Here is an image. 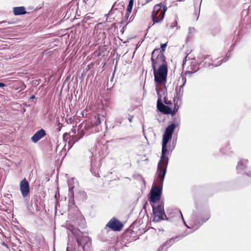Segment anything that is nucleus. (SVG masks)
I'll return each instance as SVG.
<instances>
[{
	"label": "nucleus",
	"instance_id": "obj_1",
	"mask_svg": "<svg viewBox=\"0 0 251 251\" xmlns=\"http://www.w3.org/2000/svg\"><path fill=\"white\" fill-rule=\"evenodd\" d=\"M176 126V124L172 123L166 128L163 135L161 155L158 163L156 172L158 177L161 178V183L164 182L169 162V158L166 156V154L170 150V145H168V144L172 138L173 134Z\"/></svg>",
	"mask_w": 251,
	"mask_h": 251
},
{
	"label": "nucleus",
	"instance_id": "obj_2",
	"mask_svg": "<svg viewBox=\"0 0 251 251\" xmlns=\"http://www.w3.org/2000/svg\"><path fill=\"white\" fill-rule=\"evenodd\" d=\"M71 231L76 241L77 247L73 248L69 240L66 251H92L91 241L86 234L75 227H72Z\"/></svg>",
	"mask_w": 251,
	"mask_h": 251
},
{
	"label": "nucleus",
	"instance_id": "obj_3",
	"mask_svg": "<svg viewBox=\"0 0 251 251\" xmlns=\"http://www.w3.org/2000/svg\"><path fill=\"white\" fill-rule=\"evenodd\" d=\"M181 217L183 221L184 224L186 226L190 229H193V231L196 230L210 217L209 212H207L204 214H202L199 212H193L189 219V226H188L183 218L182 214L180 212Z\"/></svg>",
	"mask_w": 251,
	"mask_h": 251
},
{
	"label": "nucleus",
	"instance_id": "obj_4",
	"mask_svg": "<svg viewBox=\"0 0 251 251\" xmlns=\"http://www.w3.org/2000/svg\"><path fill=\"white\" fill-rule=\"evenodd\" d=\"M154 77V82L157 84L166 83L168 74V67L167 64L160 65L159 68H152Z\"/></svg>",
	"mask_w": 251,
	"mask_h": 251
},
{
	"label": "nucleus",
	"instance_id": "obj_5",
	"mask_svg": "<svg viewBox=\"0 0 251 251\" xmlns=\"http://www.w3.org/2000/svg\"><path fill=\"white\" fill-rule=\"evenodd\" d=\"M167 9V7L161 3L154 6L152 13V20L153 22L152 25L163 20Z\"/></svg>",
	"mask_w": 251,
	"mask_h": 251
},
{
	"label": "nucleus",
	"instance_id": "obj_6",
	"mask_svg": "<svg viewBox=\"0 0 251 251\" xmlns=\"http://www.w3.org/2000/svg\"><path fill=\"white\" fill-rule=\"evenodd\" d=\"M157 183L159 187H157L155 185H153L150 193L149 201L151 203H156L159 201L161 198L163 182L161 183V178L158 177Z\"/></svg>",
	"mask_w": 251,
	"mask_h": 251
},
{
	"label": "nucleus",
	"instance_id": "obj_7",
	"mask_svg": "<svg viewBox=\"0 0 251 251\" xmlns=\"http://www.w3.org/2000/svg\"><path fill=\"white\" fill-rule=\"evenodd\" d=\"M152 212L154 215L153 218V222H159L163 220L165 218V219L168 220L167 216L165 213L164 209V203L162 201H158L157 205H152Z\"/></svg>",
	"mask_w": 251,
	"mask_h": 251
},
{
	"label": "nucleus",
	"instance_id": "obj_8",
	"mask_svg": "<svg viewBox=\"0 0 251 251\" xmlns=\"http://www.w3.org/2000/svg\"><path fill=\"white\" fill-rule=\"evenodd\" d=\"M152 68H156L160 65L167 64L165 61V57L163 52H161L159 49H154L151 53V57Z\"/></svg>",
	"mask_w": 251,
	"mask_h": 251
},
{
	"label": "nucleus",
	"instance_id": "obj_9",
	"mask_svg": "<svg viewBox=\"0 0 251 251\" xmlns=\"http://www.w3.org/2000/svg\"><path fill=\"white\" fill-rule=\"evenodd\" d=\"M157 108L160 112L166 114H172V115H174L177 110L176 108L172 110V108L163 104L162 100L160 99L157 100Z\"/></svg>",
	"mask_w": 251,
	"mask_h": 251
},
{
	"label": "nucleus",
	"instance_id": "obj_10",
	"mask_svg": "<svg viewBox=\"0 0 251 251\" xmlns=\"http://www.w3.org/2000/svg\"><path fill=\"white\" fill-rule=\"evenodd\" d=\"M123 227V225L115 218H113L106 225L105 228L108 227L114 231H120Z\"/></svg>",
	"mask_w": 251,
	"mask_h": 251
},
{
	"label": "nucleus",
	"instance_id": "obj_11",
	"mask_svg": "<svg viewBox=\"0 0 251 251\" xmlns=\"http://www.w3.org/2000/svg\"><path fill=\"white\" fill-rule=\"evenodd\" d=\"M20 190L23 198L26 197L30 191L29 184L26 178H24L20 183Z\"/></svg>",
	"mask_w": 251,
	"mask_h": 251
},
{
	"label": "nucleus",
	"instance_id": "obj_12",
	"mask_svg": "<svg viewBox=\"0 0 251 251\" xmlns=\"http://www.w3.org/2000/svg\"><path fill=\"white\" fill-rule=\"evenodd\" d=\"M248 160L246 159H240L236 166V170L238 173L242 174L248 168Z\"/></svg>",
	"mask_w": 251,
	"mask_h": 251
},
{
	"label": "nucleus",
	"instance_id": "obj_13",
	"mask_svg": "<svg viewBox=\"0 0 251 251\" xmlns=\"http://www.w3.org/2000/svg\"><path fill=\"white\" fill-rule=\"evenodd\" d=\"M46 132L45 130L44 129H41L34 133L31 137V140L33 143H36L46 136Z\"/></svg>",
	"mask_w": 251,
	"mask_h": 251
},
{
	"label": "nucleus",
	"instance_id": "obj_14",
	"mask_svg": "<svg viewBox=\"0 0 251 251\" xmlns=\"http://www.w3.org/2000/svg\"><path fill=\"white\" fill-rule=\"evenodd\" d=\"M181 81L182 84L179 87H177L176 88V97L178 98V100H181L182 97L183 96V92H184V86L186 82V79L184 77H182L181 78Z\"/></svg>",
	"mask_w": 251,
	"mask_h": 251
},
{
	"label": "nucleus",
	"instance_id": "obj_15",
	"mask_svg": "<svg viewBox=\"0 0 251 251\" xmlns=\"http://www.w3.org/2000/svg\"><path fill=\"white\" fill-rule=\"evenodd\" d=\"M199 65L194 61H192L191 65L188 67L187 70L186 71V75H191L199 70Z\"/></svg>",
	"mask_w": 251,
	"mask_h": 251
},
{
	"label": "nucleus",
	"instance_id": "obj_16",
	"mask_svg": "<svg viewBox=\"0 0 251 251\" xmlns=\"http://www.w3.org/2000/svg\"><path fill=\"white\" fill-rule=\"evenodd\" d=\"M91 171L92 173V174H94V175L95 176H99V168L100 167V164L99 161H93L92 159L91 160Z\"/></svg>",
	"mask_w": 251,
	"mask_h": 251
},
{
	"label": "nucleus",
	"instance_id": "obj_17",
	"mask_svg": "<svg viewBox=\"0 0 251 251\" xmlns=\"http://www.w3.org/2000/svg\"><path fill=\"white\" fill-rule=\"evenodd\" d=\"M13 12L15 16L24 15L27 13L25 7L24 6L13 7Z\"/></svg>",
	"mask_w": 251,
	"mask_h": 251
},
{
	"label": "nucleus",
	"instance_id": "obj_18",
	"mask_svg": "<svg viewBox=\"0 0 251 251\" xmlns=\"http://www.w3.org/2000/svg\"><path fill=\"white\" fill-rule=\"evenodd\" d=\"M119 5H121L122 7H123L124 5L123 3H119L118 4H117L116 2H115L112 6L111 10L109 11V13L108 14H106L105 15V16L106 17V21L107 22H110L111 21L108 20V16L109 15H111L113 14V12L114 10H116L117 9V6Z\"/></svg>",
	"mask_w": 251,
	"mask_h": 251
},
{
	"label": "nucleus",
	"instance_id": "obj_19",
	"mask_svg": "<svg viewBox=\"0 0 251 251\" xmlns=\"http://www.w3.org/2000/svg\"><path fill=\"white\" fill-rule=\"evenodd\" d=\"M242 15H246L243 19V23L245 25H249L251 23V16L248 14V11L243 10L242 13Z\"/></svg>",
	"mask_w": 251,
	"mask_h": 251
},
{
	"label": "nucleus",
	"instance_id": "obj_20",
	"mask_svg": "<svg viewBox=\"0 0 251 251\" xmlns=\"http://www.w3.org/2000/svg\"><path fill=\"white\" fill-rule=\"evenodd\" d=\"M166 88L165 87L164 88L159 89L157 86H156V90L158 96V100H162V97L165 94V90Z\"/></svg>",
	"mask_w": 251,
	"mask_h": 251
},
{
	"label": "nucleus",
	"instance_id": "obj_21",
	"mask_svg": "<svg viewBox=\"0 0 251 251\" xmlns=\"http://www.w3.org/2000/svg\"><path fill=\"white\" fill-rule=\"evenodd\" d=\"M227 60V59L226 60H225L224 59L218 61L217 63H210L209 62H207V61H206L205 62L204 64H205V67H217V66H220L223 63V62H225Z\"/></svg>",
	"mask_w": 251,
	"mask_h": 251
},
{
	"label": "nucleus",
	"instance_id": "obj_22",
	"mask_svg": "<svg viewBox=\"0 0 251 251\" xmlns=\"http://www.w3.org/2000/svg\"><path fill=\"white\" fill-rule=\"evenodd\" d=\"M179 237H176L170 238L165 242V243L163 245L162 247L165 246H168L169 247L171 246L176 242V239H177V240H179Z\"/></svg>",
	"mask_w": 251,
	"mask_h": 251
},
{
	"label": "nucleus",
	"instance_id": "obj_23",
	"mask_svg": "<svg viewBox=\"0 0 251 251\" xmlns=\"http://www.w3.org/2000/svg\"><path fill=\"white\" fill-rule=\"evenodd\" d=\"M230 150L231 148L229 145L228 144L225 149H222L220 151L223 154H229L231 152Z\"/></svg>",
	"mask_w": 251,
	"mask_h": 251
},
{
	"label": "nucleus",
	"instance_id": "obj_24",
	"mask_svg": "<svg viewBox=\"0 0 251 251\" xmlns=\"http://www.w3.org/2000/svg\"><path fill=\"white\" fill-rule=\"evenodd\" d=\"M71 181V180H69L68 181V186L69 187V194L71 196H74L73 189H74V186L72 185Z\"/></svg>",
	"mask_w": 251,
	"mask_h": 251
},
{
	"label": "nucleus",
	"instance_id": "obj_25",
	"mask_svg": "<svg viewBox=\"0 0 251 251\" xmlns=\"http://www.w3.org/2000/svg\"><path fill=\"white\" fill-rule=\"evenodd\" d=\"M95 122L94 125L96 126H98L100 125L101 123L100 115H98L97 116H95Z\"/></svg>",
	"mask_w": 251,
	"mask_h": 251
},
{
	"label": "nucleus",
	"instance_id": "obj_26",
	"mask_svg": "<svg viewBox=\"0 0 251 251\" xmlns=\"http://www.w3.org/2000/svg\"><path fill=\"white\" fill-rule=\"evenodd\" d=\"M133 5V0H130L127 5L126 11L128 12H131L132 11V7Z\"/></svg>",
	"mask_w": 251,
	"mask_h": 251
},
{
	"label": "nucleus",
	"instance_id": "obj_27",
	"mask_svg": "<svg viewBox=\"0 0 251 251\" xmlns=\"http://www.w3.org/2000/svg\"><path fill=\"white\" fill-rule=\"evenodd\" d=\"M84 135V134H82L79 137H77L76 135H75V136H72V139H73L74 140V143H73L72 145H73L75 142L78 141V140H79L80 138H81ZM73 145H71V147H72Z\"/></svg>",
	"mask_w": 251,
	"mask_h": 251
},
{
	"label": "nucleus",
	"instance_id": "obj_28",
	"mask_svg": "<svg viewBox=\"0 0 251 251\" xmlns=\"http://www.w3.org/2000/svg\"><path fill=\"white\" fill-rule=\"evenodd\" d=\"M177 20H176V18H175V21L173 22V23H172L170 25V28H174L176 26L177 27V29H178L180 28L179 26H177Z\"/></svg>",
	"mask_w": 251,
	"mask_h": 251
},
{
	"label": "nucleus",
	"instance_id": "obj_29",
	"mask_svg": "<svg viewBox=\"0 0 251 251\" xmlns=\"http://www.w3.org/2000/svg\"><path fill=\"white\" fill-rule=\"evenodd\" d=\"M243 173L248 176L251 177V169H249L248 168V169Z\"/></svg>",
	"mask_w": 251,
	"mask_h": 251
},
{
	"label": "nucleus",
	"instance_id": "obj_30",
	"mask_svg": "<svg viewBox=\"0 0 251 251\" xmlns=\"http://www.w3.org/2000/svg\"><path fill=\"white\" fill-rule=\"evenodd\" d=\"M220 32V29L219 28H215L212 30L211 33L213 35H215Z\"/></svg>",
	"mask_w": 251,
	"mask_h": 251
},
{
	"label": "nucleus",
	"instance_id": "obj_31",
	"mask_svg": "<svg viewBox=\"0 0 251 251\" xmlns=\"http://www.w3.org/2000/svg\"><path fill=\"white\" fill-rule=\"evenodd\" d=\"M167 47V43L162 44L160 45V48L161 50H160L161 52H163L164 53V51L165 50V48Z\"/></svg>",
	"mask_w": 251,
	"mask_h": 251
},
{
	"label": "nucleus",
	"instance_id": "obj_32",
	"mask_svg": "<svg viewBox=\"0 0 251 251\" xmlns=\"http://www.w3.org/2000/svg\"><path fill=\"white\" fill-rule=\"evenodd\" d=\"M164 102L167 105L172 104L171 100H168V98L166 97H164Z\"/></svg>",
	"mask_w": 251,
	"mask_h": 251
},
{
	"label": "nucleus",
	"instance_id": "obj_33",
	"mask_svg": "<svg viewBox=\"0 0 251 251\" xmlns=\"http://www.w3.org/2000/svg\"><path fill=\"white\" fill-rule=\"evenodd\" d=\"M131 12H126L124 18V22H126L129 16V15H130V13Z\"/></svg>",
	"mask_w": 251,
	"mask_h": 251
},
{
	"label": "nucleus",
	"instance_id": "obj_34",
	"mask_svg": "<svg viewBox=\"0 0 251 251\" xmlns=\"http://www.w3.org/2000/svg\"><path fill=\"white\" fill-rule=\"evenodd\" d=\"M208 57V55H203L201 58V62H203L205 60H206Z\"/></svg>",
	"mask_w": 251,
	"mask_h": 251
},
{
	"label": "nucleus",
	"instance_id": "obj_35",
	"mask_svg": "<svg viewBox=\"0 0 251 251\" xmlns=\"http://www.w3.org/2000/svg\"><path fill=\"white\" fill-rule=\"evenodd\" d=\"M134 116L133 115H129L128 117V120L130 123H131L132 122V120Z\"/></svg>",
	"mask_w": 251,
	"mask_h": 251
},
{
	"label": "nucleus",
	"instance_id": "obj_36",
	"mask_svg": "<svg viewBox=\"0 0 251 251\" xmlns=\"http://www.w3.org/2000/svg\"><path fill=\"white\" fill-rule=\"evenodd\" d=\"M200 10V8H199V11ZM199 13H200V12H199V13L197 14L196 13H195L194 15V18H196V20H198V18H199Z\"/></svg>",
	"mask_w": 251,
	"mask_h": 251
},
{
	"label": "nucleus",
	"instance_id": "obj_37",
	"mask_svg": "<svg viewBox=\"0 0 251 251\" xmlns=\"http://www.w3.org/2000/svg\"><path fill=\"white\" fill-rule=\"evenodd\" d=\"M5 86V84L3 83L0 82V88H2Z\"/></svg>",
	"mask_w": 251,
	"mask_h": 251
},
{
	"label": "nucleus",
	"instance_id": "obj_38",
	"mask_svg": "<svg viewBox=\"0 0 251 251\" xmlns=\"http://www.w3.org/2000/svg\"><path fill=\"white\" fill-rule=\"evenodd\" d=\"M116 121H117V122H119L120 124H121L122 122V120L121 119H117Z\"/></svg>",
	"mask_w": 251,
	"mask_h": 251
},
{
	"label": "nucleus",
	"instance_id": "obj_39",
	"mask_svg": "<svg viewBox=\"0 0 251 251\" xmlns=\"http://www.w3.org/2000/svg\"><path fill=\"white\" fill-rule=\"evenodd\" d=\"M233 48H234L233 45H232L230 48L229 51H232L233 50Z\"/></svg>",
	"mask_w": 251,
	"mask_h": 251
},
{
	"label": "nucleus",
	"instance_id": "obj_40",
	"mask_svg": "<svg viewBox=\"0 0 251 251\" xmlns=\"http://www.w3.org/2000/svg\"><path fill=\"white\" fill-rule=\"evenodd\" d=\"M7 23L8 24H10L11 23H10L9 22H6V21H3L2 22H0L1 24L2 23Z\"/></svg>",
	"mask_w": 251,
	"mask_h": 251
},
{
	"label": "nucleus",
	"instance_id": "obj_41",
	"mask_svg": "<svg viewBox=\"0 0 251 251\" xmlns=\"http://www.w3.org/2000/svg\"><path fill=\"white\" fill-rule=\"evenodd\" d=\"M69 135V134L67 133H65L63 135V138H65L66 136H68Z\"/></svg>",
	"mask_w": 251,
	"mask_h": 251
},
{
	"label": "nucleus",
	"instance_id": "obj_42",
	"mask_svg": "<svg viewBox=\"0 0 251 251\" xmlns=\"http://www.w3.org/2000/svg\"><path fill=\"white\" fill-rule=\"evenodd\" d=\"M35 98V96L34 95H32L31 97H30V99H34Z\"/></svg>",
	"mask_w": 251,
	"mask_h": 251
},
{
	"label": "nucleus",
	"instance_id": "obj_43",
	"mask_svg": "<svg viewBox=\"0 0 251 251\" xmlns=\"http://www.w3.org/2000/svg\"><path fill=\"white\" fill-rule=\"evenodd\" d=\"M2 245L5 247H6L7 248L8 247L7 245H6V244H5L4 242H3L2 243Z\"/></svg>",
	"mask_w": 251,
	"mask_h": 251
},
{
	"label": "nucleus",
	"instance_id": "obj_44",
	"mask_svg": "<svg viewBox=\"0 0 251 251\" xmlns=\"http://www.w3.org/2000/svg\"><path fill=\"white\" fill-rule=\"evenodd\" d=\"M194 28H191V27H190V28H189V31H190V32H191V31H192V30H194Z\"/></svg>",
	"mask_w": 251,
	"mask_h": 251
},
{
	"label": "nucleus",
	"instance_id": "obj_45",
	"mask_svg": "<svg viewBox=\"0 0 251 251\" xmlns=\"http://www.w3.org/2000/svg\"><path fill=\"white\" fill-rule=\"evenodd\" d=\"M194 28H191V27H190V28H189V31H190V32H191V31H192V30H194Z\"/></svg>",
	"mask_w": 251,
	"mask_h": 251
},
{
	"label": "nucleus",
	"instance_id": "obj_46",
	"mask_svg": "<svg viewBox=\"0 0 251 251\" xmlns=\"http://www.w3.org/2000/svg\"><path fill=\"white\" fill-rule=\"evenodd\" d=\"M229 57V54H228V53H227V54L226 55V57H227V58H228Z\"/></svg>",
	"mask_w": 251,
	"mask_h": 251
},
{
	"label": "nucleus",
	"instance_id": "obj_47",
	"mask_svg": "<svg viewBox=\"0 0 251 251\" xmlns=\"http://www.w3.org/2000/svg\"><path fill=\"white\" fill-rule=\"evenodd\" d=\"M152 0H146V2H150Z\"/></svg>",
	"mask_w": 251,
	"mask_h": 251
},
{
	"label": "nucleus",
	"instance_id": "obj_48",
	"mask_svg": "<svg viewBox=\"0 0 251 251\" xmlns=\"http://www.w3.org/2000/svg\"><path fill=\"white\" fill-rule=\"evenodd\" d=\"M132 20V17H130V19H129V22H130V21H131Z\"/></svg>",
	"mask_w": 251,
	"mask_h": 251
},
{
	"label": "nucleus",
	"instance_id": "obj_49",
	"mask_svg": "<svg viewBox=\"0 0 251 251\" xmlns=\"http://www.w3.org/2000/svg\"><path fill=\"white\" fill-rule=\"evenodd\" d=\"M190 233V232H189V233H187L185 234V235H183V236H185L187 235V234H189V233Z\"/></svg>",
	"mask_w": 251,
	"mask_h": 251
},
{
	"label": "nucleus",
	"instance_id": "obj_50",
	"mask_svg": "<svg viewBox=\"0 0 251 251\" xmlns=\"http://www.w3.org/2000/svg\"><path fill=\"white\" fill-rule=\"evenodd\" d=\"M69 143V144H70V143H71V140H69V143Z\"/></svg>",
	"mask_w": 251,
	"mask_h": 251
},
{
	"label": "nucleus",
	"instance_id": "obj_51",
	"mask_svg": "<svg viewBox=\"0 0 251 251\" xmlns=\"http://www.w3.org/2000/svg\"><path fill=\"white\" fill-rule=\"evenodd\" d=\"M178 123L180 122V119H179V118H178Z\"/></svg>",
	"mask_w": 251,
	"mask_h": 251
}]
</instances>
